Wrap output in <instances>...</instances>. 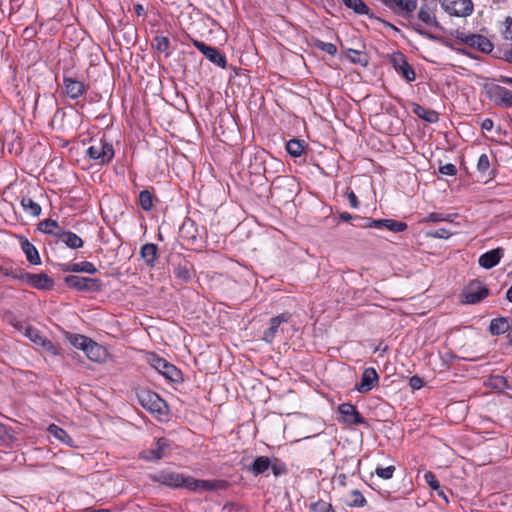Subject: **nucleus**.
Here are the masks:
<instances>
[{"label":"nucleus","instance_id":"1","mask_svg":"<svg viewBox=\"0 0 512 512\" xmlns=\"http://www.w3.org/2000/svg\"><path fill=\"white\" fill-rule=\"evenodd\" d=\"M229 482L224 479L214 480H200L195 479L191 476H185L182 474V480L180 482V488H185L189 491L196 490H207V491H218L226 490L229 487Z\"/></svg>","mask_w":512,"mask_h":512},{"label":"nucleus","instance_id":"2","mask_svg":"<svg viewBox=\"0 0 512 512\" xmlns=\"http://www.w3.org/2000/svg\"><path fill=\"white\" fill-rule=\"evenodd\" d=\"M86 154L89 159L93 160L95 163L106 165L114 158L115 151L112 143L101 139L90 145L86 150Z\"/></svg>","mask_w":512,"mask_h":512},{"label":"nucleus","instance_id":"3","mask_svg":"<svg viewBox=\"0 0 512 512\" xmlns=\"http://www.w3.org/2000/svg\"><path fill=\"white\" fill-rule=\"evenodd\" d=\"M64 283L73 290L79 292H99L103 283L98 278H89L78 275H69L64 278Z\"/></svg>","mask_w":512,"mask_h":512},{"label":"nucleus","instance_id":"4","mask_svg":"<svg viewBox=\"0 0 512 512\" xmlns=\"http://www.w3.org/2000/svg\"><path fill=\"white\" fill-rule=\"evenodd\" d=\"M140 405L151 413L163 415L167 412L166 402L155 392L142 390L137 394Z\"/></svg>","mask_w":512,"mask_h":512},{"label":"nucleus","instance_id":"5","mask_svg":"<svg viewBox=\"0 0 512 512\" xmlns=\"http://www.w3.org/2000/svg\"><path fill=\"white\" fill-rule=\"evenodd\" d=\"M150 364L153 368H155L160 374H162L166 379L179 383L183 380V374L180 369H178L175 365L168 362L166 359L153 354L151 355Z\"/></svg>","mask_w":512,"mask_h":512},{"label":"nucleus","instance_id":"6","mask_svg":"<svg viewBox=\"0 0 512 512\" xmlns=\"http://www.w3.org/2000/svg\"><path fill=\"white\" fill-rule=\"evenodd\" d=\"M381 2L396 16L410 20L417 10V0H381Z\"/></svg>","mask_w":512,"mask_h":512},{"label":"nucleus","instance_id":"7","mask_svg":"<svg viewBox=\"0 0 512 512\" xmlns=\"http://www.w3.org/2000/svg\"><path fill=\"white\" fill-rule=\"evenodd\" d=\"M456 39L469 47L476 48L482 53H490L493 50L492 42L480 34L456 32Z\"/></svg>","mask_w":512,"mask_h":512},{"label":"nucleus","instance_id":"8","mask_svg":"<svg viewBox=\"0 0 512 512\" xmlns=\"http://www.w3.org/2000/svg\"><path fill=\"white\" fill-rule=\"evenodd\" d=\"M487 97L496 105L511 108L512 107V92L504 86L498 84L485 85Z\"/></svg>","mask_w":512,"mask_h":512},{"label":"nucleus","instance_id":"9","mask_svg":"<svg viewBox=\"0 0 512 512\" xmlns=\"http://www.w3.org/2000/svg\"><path fill=\"white\" fill-rule=\"evenodd\" d=\"M439 3L450 16L467 17L473 12L471 0H439Z\"/></svg>","mask_w":512,"mask_h":512},{"label":"nucleus","instance_id":"10","mask_svg":"<svg viewBox=\"0 0 512 512\" xmlns=\"http://www.w3.org/2000/svg\"><path fill=\"white\" fill-rule=\"evenodd\" d=\"M489 295L488 288L479 281H472L464 289L462 302L465 304H477Z\"/></svg>","mask_w":512,"mask_h":512},{"label":"nucleus","instance_id":"11","mask_svg":"<svg viewBox=\"0 0 512 512\" xmlns=\"http://www.w3.org/2000/svg\"><path fill=\"white\" fill-rule=\"evenodd\" d=\"M170 447V441L165 437H161L156 441V447L143 450L140 453V458L147 462L159 461L168 455Z\"/></svg>","mask_w":512,"mask_h":512},{"label":"nucleus","instance_id":"12","mask_svg":"<svg viewBox=\"0 0 512 512\" xmlns=\"http://www.w3.org/2000/svg\"><path fill=\"white\" fill-rule=\"evenodd\" d=\"M192 43L197 48V50L200 51L213 64H215L221 68H226V66H227L226 56L223 53H221L218 48L209 46V45L205 44L204 42L196 40V39H193Z\"/></svg>","mask_w":512,"mask_h":512},{"label":"nucleus","instance_id":"13","mask_svg":"<svg viewBox=\"0 0 512 512\" xmlns=\"http://www.w3.org/2000/svg\"><path fill=\"white\" fill-rule=\"evenodd\" d=\"M149 479L154 483L178 489L182 480V474L169 470H161L153 474H149Z\"/></svg>","mask_w":512,"mask_h":512},{"label":"nucleus","instance_id":"14","mask_svg":"<svg viewBox=\"0 0 512 512\" xmlns=\"http://www.w3.org/2000/svg\"><path fill=\"white\" fill-rule=\"evenodd\" d=\"M391 62L395 71L407 82H412L416 79V73L404 54L401 52L394 53Z\"/></svg>","mask_w":512,"mask_h":512},{"label":"nucleus","instance_id":"15","mask_svg":"<svg viewBox=\"0 0 512 512\" xmlns=\"http://www.w3.org/2000/svg\"><path fill=\"white\" fill-rule=\"evenodd\" d=\"M338 411L341 415L342 422L347 425H360L367 423L366 419L358 412L356 406L351 403H343L339 405Z\"/></svg>","mask_w":512,"mask_h":512},{"label":"nucleus","instance_id":"16","mask_svg":"<svg viewBox=\"0 0 512 512\" xmlns=\"http://www.w3.org/2000/svg\"><path fill=\"white\" fill-rule=\"evenodd\" d=\"M292 315L289 312H283L269 321V327L264 331L262 340L268 344L274 342L276 335L279 331V327L283 323H288L291 319Z\"/></svg>","mask_w":512,"mask_h":512},{"label":"nucleus","instance_id":"17","mask_svg":"<svg viewBox=\"0 0 512 512\" xmlns=\"http://www.w3.org/2000/svg\"><path fill=\"white\" fill-rule=\"evenodd\" d=\"M63 89L65 95L72 99H79L88 89V86L84 82L76 80L66 74L63 75Z\"/></svg>","mask_w":512,"mask_h":512},{"label":"nucleus","instance_id":"18","mask_svg":"<svg viewBox=\"0 0 512 512\" xmlns=\"http://www.w3.org/2000/svg\"><path fill=\"white\" fill-rule=\"evenodd\" d=\"M21 277L23 278V283L38 290H51L54 287V280L46 273L34 274L27 272Z\"/></svg>","mask_w":512,"mask_h":512},{"label":"nucleus","instance_id":"19","mask_svg":"<svg viewBox=\"0 0 512 512\" xmlns=\"http://www.w3.org/2000/svg\"><path fill=\"white\" fill-rule=\"evenodd\" d=\"M378 381L379 375L375 368H365L361 376V381L359 384H356L355 389L362 394L368 393L378 384Z\"/></svg>","mask_w":512,"mask_h":512},{"label":"nucleus","instance_id":"20","mask_svg":"<svg viewBox=\"0 0 512 512\" xmlns=\"http://www.w3.org/2000/svg\"><path fill=\"white\" fill-rule=\"evenodd\" d=\"M59 270L63 273H87V274H96L98 269L96 266L89 261H82L79 263L67 262L60 263L57 265Z\"/></svg>","mask_w":512,"mask_h":512},{"label":"nucleus","instance_id":"21","mask_svg":"<svg viewBox=\"0 0 512 512\" xmlns=\"http://www.w3.org/2000/svg\"><path fill=\"white\" fill-rule=\"evenodd\" d=\"M180 237L190 244H196L200 238V232L197 224L187 218L184 220L179 229Z\"/></svg>","mask_w":512,"mask_h":512},{"label":"nucleus","instance_id":"22","mask_svg":"<svg viewBox=\"0 0 512 512\" xmlns=\"http://www.w3.org/2000/svg\"><path fill=\"white\" fill-rule=\"evenodd\" d=\"M503 255L504 249L498 247L482 254L478 259V263L481 267L485 269H491L500 262Z\"/></svg>","mask_w":512,"mask_h":512},{"label":"nucleus","instance_id":"23","mask_svg":"<svg viewBox=\"0 0 512 512\" xmlns=\"http://www.w3.org/2000/svg\"><path fill=\"white\" fill-rule=\"evenodd\" d=\"M268 156V153L264 150L255 152L250 158V172L254 175H264L266 173L265 163Z\"/></svg>","mask_w":512,"mask_h":512},{"label":"nucleus","instance_id":"24","mask_svg":"<svg viewBox=\"0 0 512 512\" xmlns=\"http://www.w3.org/2000/svg\"><path fill=\"white\" fill-rule=\"evenodd\" d=\"M56 237L61 240L67 247L71 249H79L84 245V241L76 233L66 231L63 228H59L56 232Z\"/></svg>","mask_w":512,"mask_h":512},{"label":"nucleus","instance_id":"25","mask_svg":"<svg viewBox=\"0 0 512 512\" xmlns=\"http://www.w3.org/2000/svg\"><path fill=\"white\" fill-rule=\"evenodd\" d=\"M21 249L26 256L27 261L32 265H40L41 258L36 247L26 238L21 237Z\"/></svg>","mask_w":512,"mask_h":512},{"label":"nucleus","instance_id":"26","mask_svg":"<svg viewBox=\"0 0 512 512\" xmlns=\"http://www.w3.org/2000/svg\"><path fill=\"white\" fill-rule=\"evenodd\" d=\"M158 255V247L154 243H146L140 248V256L149 268H153Z\"/></svg>","mask_w":512,"mask_h":512},{"label":"nucleus","instance_id":"27","mask_svg":"<svg viewBox=\"0 0 512 512\" xmlns=\"http://www.w3.org/2000/svg\"><path fill=\"white\" fill-rule=\"evenodd\" d=\"M412 111L417 117L428 123H436L439 120V114L436 111L425 108L420 104L413 103Z\"/></svg>","mask_w":512,"mask_h":512},{"label":"nucleus","instance_id":"28","mask_svg":"<svg viewBox=\"0 0 512 512\" xmlns=\"http://www.w3.org/2000/svg\"><path fill=\"white\" fill-rule=\"evenodd\" d=\"M83 352L89 360L94 362H100L105 356L104 348L92 339H90V343H87Z\"/></svg>","mask_w":512,"mask_h":512},{"label":"nucleus","instance_id":"29","mask_svg":"<svg viewBox=\"0 0 512 512\" xmlns=\"http://www.w3.org/2000/svg\"><path fill=\"white\" fill-rule=\"evenodd\" d=\"M511 328L509 318L499 317L491 320L489 325V332L493 336H499L508 332Z\"/></svg>","mask_w":512,"mask_h":512},{"label":"nucleus","instance_id":"30","mask_svg":"<svg viewBox=\"0 0 512 512\" xmlns=\"http://www.w3.org/2000/svg\"><path fill=\"white\" fill-rule=\"evenodd\" d=\"M417 16L421 22H423L424 24H426L428 26H434V27L439 26V22L437 21V18L435 16L433 10L427 3L422 4L420 6Z\"/></svg>","mask_w":512,"mask_h":512},{"label":"nucleus","instance_id":"31","mask_svg":"<svg viewBox=\"0 0 512 512\" xmlns=\"http://www.w3.org/2000/svg\"><path fill=\"white\" fill-rule=\"evenodd\" d=\"M271 466V459L267 456H258L252 462L249 471L254 475L258 476L265 473Z\"/></svg>","mask_w":512,"mask_h":512},{"label":"nucleus","instance_id":"32","mask_svg":"<svg viewBox=\"0 0 512 512\" xmlns=\"http://www.w3.org/2000/svg\"><path fill=\"white\" fill-rule=\"evenodd\" d=\"M21 207L26 214H29L32 217H38L41 215L42 208L41 206L35 202L32 198L28 196H23L20 201Z\"/></svg>","mask_w":512,"mask_h":512},{"label":"nucleus","instance_id":"33","mask_svg":"<svg viewBox=\"0 0 512 512\" xmlns=\"http://www.w3.org/2000/svg\"><path fill=\"white\" fill-rule=\"evenodd\" d=\"M173 274L175 278L181 280L182 282L188 283L192 279V265L188 262L175 265L173 268Z\"/></svg>","mask_w":512,"mask_h":512},{"label":"nucleus","instance_id":"34","mask_svg":"<svg viewBox=\"0 0 512 512\" xmlns=\"http://www.w3.org/2000/svg\"><path fill=\"white\" fill-rule=\"evenodd\" d=\"M347 8L352 9L359 15H368L370 18L373 17L371 9L366 5L363 0H342Z\"/></svg>","mask_w":512,"mask_h":512},{"label":"nucleus","instance_id":"35","mask_svg":"<svg viewBox=\"0 0 512 512\" xmlns=\"http://www.w3.org/2000/svg\"><path fill=\"white\" fill-rule=\"evenodd\" d=\"M47 430L51 435H53L60 442L66 444L68 446H72V444H73L72 437L61 427H59L55 424H50Z\"/></svg>","mask_w":512,"mask_h":512},{"label":"nucleus","instance_id":"36","mask_svg":"<svg viewBox=\"0 0 512 512\" xmlns=\"http://www.w3.org/2000/svg\"><path fill=\"white\" fill-rule=\"evenodd\" d=\"M305 147V141L296 138L291 139L286 143L287 152L294 158L300 157L303 154Z\"/></svg>","mask_w":512,"mask_h":512},{"label":"nucleus","instance_id":"37","mask_svg":"<svg viewBox=\"0 0 512 512\" xmlns=\"http://www.w3.org/2000/svg\"><path fill=\"white\" fill-rule=\"evenodd\" d=\"M456 217V213L431 212L422 220V222H453Z\"/></svg>","mask_w":512,"mask_h":512},{"label":"nucleus","instance_id":"38","mask_svg":"<svg viewBox=\"0 0 512 512\" xmlns=\"http://www.w3.org/2000/svg\"><path fill=\"white\" fill-rule=\"evenodd\" d=\"M345 503L349 507H364L367 504V500L359 490H352Z\"/></svg>","mask_w":512,"mask_h":512},{"label":"nucleus","instance_id":"39","mask_svg":"<svg viewBox=\"0 0 512 512\" xmlns=\"http://www.w3.org/2000/svg\"><path fill=\"white\" fill-rule=\"evenodd\" d=\"M66 339L72 346L83 351L87 343H90L91 338L81 334L66 333Z\"/></svg>","mask_w":512,"mask_h":512},{"label":"nucleus","instance_id":"40","mask_svg":"<svg viewBox=\"0 0 512 512\" xmlns=\"http://www.w3.org/2000/svg\"><path fill=\"white\" fill-rule=\"evenodd\" d=\"M153 46L157 49V51L161 53H165V56L168 57L170 53L168 52L170 48V40L166 36H156L153 39Z\"/></svg>","mask_w":512,"mask_h":512},{"label":"nucleus","instance_id":"41","mask_svg":"<svg viewBox=\"0 0 512 512\" xmlns=\"http://www.w3.org/2000/svg\"><path fill=\"white\" fill-rule=\"evenodd\" d=\"M384 220L385 219H372L369 217H362L360 221L363 222V224H353L355 227L360 228H375V229H383L384 228Z\"/></svg>","mask_w":512,"mask_h":512},{"label":"nucleus","instance_id":"42","mask_svg":"<svg viewBox=\"0 0 512 512\" xmlns=\"http://www.w3.org/2000/svg\"><path fill=\"white\" fill-rule=\"evenodd\" d=\"M139 205L144 211H150L153 207V196L149 190H143L139 194Z\"/></svg>","mask_w":512,"mask_h":512},{"label":"nucleus","instance_id":"43","mask_svg":"<svg viewBox=\"0 0 512 512\" xmlns=\"http://www.w3.org/2000/svg\"><path fill=\"white\" fill-rule=\"evenodd\" d=\"M270 469L272 470V473L276 477L285 475L288 472L286 463L275 457L271 459Z\"/></svg>","mask_w":512,"mask_h":512},{"label":"nucleus","instance_id":"44","mask_svg":"<svg viewBox=\"0 0 512 512\" xmlns=\"http://www.w3.org/2000/svg\"><path fill=\"white\" fill-rule=\"evenodd\" d=\"M59 228L60 227H59L57 221L50 219V218L45 219L39 225V229L43 233L52 234L54 236H56V232L59 230Z\"/></svg>","mask_w":512,"mask_h":512},{"label":"nucleus","instance_id":"45","mask_svg":"<svg viewBox=\"0 0 512 512\" xmlns=\"http://www.w3.org/2000/svg\"><path fill=\"white\" fill-rule=\"evenodd\" d=\"M384 228L388 229L389 231L400 233L407 229V224L402 221H397L394 219H385L384 220Z\"/></svg>","mask_w":512,"mask_h":512},{"label":"nucleus","instance_id":"46","mask_svg":"<svg viewBox=\"0 0 512 512\" xmlns=\"http://www.w3.org/2000/svg\"><path fill=\"white\" fill-rule=\"evenodd\" d=\"M347 58L353 62L360 65H366L367 64V57L366 55L358 50L349 49L347 52Z\"/></svg>","mask_w":512,"mask_h":512},{"label":"nucleus","instance_id":"47","mask_svg":"<svg viewBox=\"0 0 512 512\" xmlns=\"http://www.w3.org/2000/svg\"><path fill=\"white\" fill-rule=\"evenodd\" d=\"M25 336L28 337L36 345H39L41 343V340L45 338V336L42 335L41 332L33 326L26 327Z\"/></svg>","mask_w":512,"mask_h":512},{"label":"nucleus","instance_id":"48","mask_svg":"<svg viewBox=\"0 0 512 512\" xmlns=\"http://www.w3.org/2000/svg\"><path fill=\"white\" fill-rule=\"evenodd\" d=\"M310 510L313 512H332L333 507L324 500H318L310 505Z\"/></svg>","mask_w":512,"mask_h":512},{"label":"nucleus","instance_id":"49","mask_svg":"<svg viewBox=\"0 0 512 512\" xmlns=\"http://www.w3.org/2000/svg\"><path fill=\"white\" fill-rule=\"evenodd\" d=\"M490 168V161L487 154L483 153L479 156L477 161V170L479 173L485 175Z\"/></svg>","mask_w":512,"mask_h":512},{"label":"nucleus","instance_id":"50","mask_svg":"<svg viewBox=\"0 0 512 512\" xmlns=\"http://www.w3.org/2000/svg\"><path fill=\"white\" fill-rule=\"evenodd\" d=\"M315 46L320 49L321 51L329 54V55H335L337 52V47L330 42H324L321 40H317L315 42Z\"/></svg>","mask_w":512,"mask_h":512},{"label":"nucleus","instance_id":"51","mask_svg":"<svg viewBox=\"0 0 512 512\" xmlns=\"http://www.w3.org/2000/svg\"><path fill=\"white\" fill-rule=\"evenodd\" d=\"M395 467L390 465L387 467H377L375 473L378 477L388 480L391 479L394 475Z\"/></svg>","mask_w":512,"mask_h":512},{"label":"nucleus","instance_id":"52","mask_svg":"<svg viewBox=\"0 0 512 512\" xmlns=\"http://www.w3.org/2000/svg\"><path fill=\"white\" fill-rule=\"evenodd\" d=\"M424 479L426 481V483L428 484V486L433 490H441V485L438 481V479L436 478L435 474L432 473L431 471H428L424 474Z\"/></svg>","mask_w":512,"mask_h":512},{"label":"nucleus","instance_id":"53","mask_svg":"<svg viewBox=\"0 0 512 512\" xmlns=\"http://www.w3.org/2000/svg\"><path fill=\"white\" fill-rule=\"evenodd\" d=\"M452 233L445 229V228H439L432 231L427 232L428 237L436 238V239H448Z\"/></svg>","mask_w":512,"mask_h":512},{"label":"nucleus","instance_id":"54","mask_svg":"<svg viewBox=\"0 0 512 512\" xmlns=\"http://www.w3.org/2000/svg\"><path fill=\"white\" fill-rule=\"evenodd\" d=\"M45 351H47L49 354L56 356L59 354L58 348L54 345L52 341L47 339L46 337L41 340V343L39 344Z\"/></svg>","mask_w":512,"mask_h":512},{"label":"nucleus","instance_id":"55","mask_svg":"<svg viewBox=\"0 0 512 512\" xmlns=\"http://www.w3.org/2000/svg\"><path fill=\"white\" fill-rule=\"evenodd\" d=\"M26 272H24L23 270L21 269H16V268H5L3 270V274L7 277H10L12 279H18L20 280L22 283H23V278L21 276H23Z\"/></svg>","mask_w":512,"mask_h":512},{"label":"nucleus","instance_id":"56","mask_svg":"<svg viewBox=\"0 0 512 512\" xmlns=\"http://www.w3.org/2000/svg\"><path fill=\"white\" fill-rule=\"evenodd\" d=\"M424 385H425L424 379L418 375H414L409 379V386L413 390H419V389L423 388Z\"/></svg>","mask_w":512,"mask_h":512},{"label":"nucleus","instance_id":"57","mask_svg":"<svg viewBox=\"0 0 512 512\" xmlns=\"http://www.w3.org/2000/svg\"><path fill=\"white\" fill-rule=\"evenodd\" d=\"M439 172L443 175L455 176L457 173V168L454 164L447 163L439 167Z\"/></svg>","mask_w":512,"mask_h":512},{"label":"nucleus","instance_id":"58","mask_svg":"<svg viewBox=\"0 0 512 512\" xmlns=\"http://www.w3.org/2000/svg\"><path fill=\"white\" fill-rule=\"evenodd\" d=\"M493 387L497 389H504L508 387V382L505 377L503 376H496L493 378Z\"/></svg>","mask_w":512,"mask_h":512},{"label":"nucleus","instance_id":"59","mask_svg":"<svg viewBox=\"0 0 512 512\" xmlns=\"http://www.w3.org/2000/svg\"><path fill=\"white\" fill-rule=\"evenodd\" d=\"M338 219H339V221L349 222L351 220L360 221V219H362V217L358 216V215H352L348 212H341L338 215Z\"/></svg>","mask_w":512,"mask_h":512},{"label":"nucleus","instance_id":"60","mask_svg":"<svg viewBox=\"0 0 512 512\" xmlns=\"http://www.w3.org/2000/svg\"><path fill=\"white\" fill-rule=\"evenodd\" d=\"M347 198L349 200L350 206L354 209L359 207V201L356 194L353 191L347 192Z\"/></svg>","mask_w":512,"mask_h":512},{"label":"nucleus","instance_id":"61","mask_svg":"<svg viewBox=\"0 0 512 512\" xmlns=\"http://www.w3.org/2000/svg\"><path fill=\"white\" fill-rule=\"evenodd\" d=\"M493 126H494V122L492 119L490 118H485L482 122H481V128L485 131H491L493 129Z\"/></svg>","mask_w":512,"mask_h":512},{"label":"nucleus","instance_id":"62","mask_svg":"<svg viewBox=\"0 0 512 512\" xmlns=\"http://www.w3.org/2000/svg\"><path fill=\"white\" fill-rule=\"evenodd\" d=\"M335 481L338 483V485L345 487L347 484V476L344 473L338 474L335 477Z\"/></svg>","mask_w":512,"mask_h":512},{"label":"nucleus","instance_id":"63","mask_svg":"<svg viewBox=\"0 0 512 512\" xmlns=\"http://www.w3.org/2000/svg\"><path fill=\"white\" fill-rule=\"evenodd\" d=\"M506 33H507V37L510 38L512 40V18H508L506 20Z\"/></svg>","mask_w":512,"mask_h":512},{"label":"nucleus","instance_id":"64","mask_svg":"<svg viewBox=\"0 0 512 512\" xmlns=\"http://www.w3.org/2000/svg\"><path fill=\"white\" fill-rule=\"evenodd\" d=\"M503 59L509 63H512V49L504 51Z\"/></svg>","mask_w":512,"mask_h":512}]
</instances>
